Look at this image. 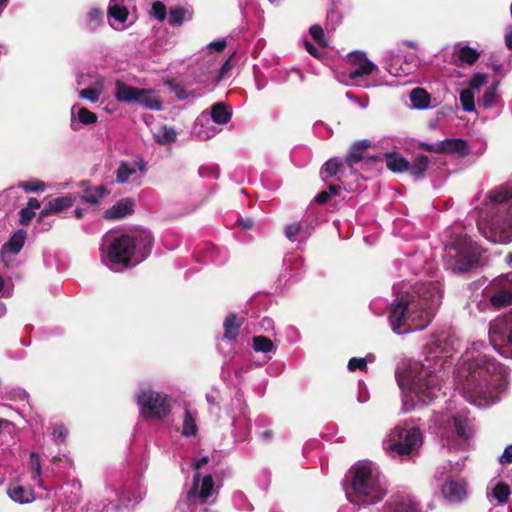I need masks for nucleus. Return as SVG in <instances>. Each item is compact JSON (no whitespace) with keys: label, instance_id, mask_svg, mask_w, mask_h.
Returning a JSON list of instances; mask_svg holds the SVG:
<instances>
[{"label":"nucleus","instance_id":"f257e3e1","mask_svg":"<svg viewBox=\"0 0 512 512\" xmlns=\"http://www.w3.org/2000/svg\"><path fill=\"white\" fill-rule=\"evenodd\" d=\"M401 276L421 278L412 283L403 280L393 285L389 326L396 335L424 330L435 316L442 301V284L435 261L422 250L409 248L397 260Z\"/></svg>","mask_w":512,"mask_h":512},{"label":"nucleus","instance_id":"f03ea898","mask_svg":"<svg viewBox=\"0 0 512 512\" xmlns=\"http://www.w3.org/2000/svg\"><path fill=\"white\" fill-rule=\"evenodd\" d=\"M446 349L439 340H432L422 350V359H403L397 365L395 377L402 392V409L409 412L418 405H428L441 394L442 376L450 368Z\"/></svg>","mask_w":512,"mask_h":512},{"label":"nucleus","instance_id":"7ed1b4c3","mask_svg":"<svg viewBox=\"0 0 512 512\" xmlns=\"http://www.w3.org/2000/svg\"><path fill=\"white\" fill-rule=\"evenodd\" d=\"M496 325L490 324L489 345L484 341L472 343L462 355L459 375L464 378L462 388L468 402L478 407L497 403L506 389L504 368L486 353L494 345Z\"/></svg>","mask_w":512,"mask_h":512},{"label":"nucleus","instance_id":"20e7f679","mask_svg":"<svg viewBox=\"0 0 512 512\" xmlns=\"http://www.w3.org/2000/svg\"><path fill=\"white\" fill-rule=\"evenodd\" d=\"M153 236L149 230H137L131 234L108 231L100 245L101 261L110 270L121 272L143 262L151 253Z\"/></svg>","mask_w":512,"mask_h":512},{"label":"nucleus","instance_id":"39448f33","mask_svg":"<svg viewBox=\"0 0 512 512\" xmlns=\"http://www.w3.org/2000/svg\"><path fill=\"white\" fill-rule=\"evenodd\" d=\"M489 203L478 221L480 233L490 242H512V182L500 185L487 194Z\"/></svg>","mask_w":512,"mask_h":512},{"label":"nucleus","instance_id":"423d86ee","mask_svg":"<svg viewBox=\"0 0 512 512\" xmlns=\"http://www.w3.org/2000/svg\"><path fill=\"white\" fill-rule=\"evenodd\" d=\"M345 487L346 498L359 506L380 502L387 494V481L379 466L369 460L355 463L348 472Z\"/></svg>","mask_w":512,"mask_h":512},{"label":"nucleus","instance_id":"0eeeda50","mask_svg":"<svg viewBox=\"0 0 512 512\" xmlns=\"http://www.w3.org/2000/svg\"><path fill=\"white\" fill-rule=\"evenodd\" d=\"M429 429L441 438L448 451L464 450L473 436L472 420L463 411L435 413Z\"/></svg>","mask_w":512,"mask_h":512},{"label":"nucleus","instance_id":"6e6552de","mask_svg":"<svg viewBox=\"0 0 512 512\" xmlns=\"http://www.w3.org/2000/svg\"><path fill=\"white\" fill-rule=\"evenodd\" d=\"M105 495L101 499H93L89 510L94 512L115 511L120 507L130 508L137 505L145 496L146 490L134 480L107 484Z\"/></svg>","mask_w":512,"mask_h":512},{"label":"nucleus","instance_id":"1a4fd4ad","mask_svg":"<svg viewBox=\"0 0 512 512\" xmlns=\"http://www.w3.org/2000/svg\"><path fill=\"white\" fill-rule=\"evenodd\" d=\"M208 462V457L199 458L193 463L196 470H199ZM215 494L214 481L211 475L201 478L198 471L193 475L190 488L180 497L173 512H212L208 507L209 500Z\"/></svg>","mask_w":512,"mask_h":512},{"label":"nucleus","instance_id":"9d476101","mask_svg":"<svg viewBox=\"0 0 512 512\" xmlns=\"http://www.w3.org/2000/svg\"><path fill=\"white\" fill-rule=\"evenodd\" d=\"M484 251L468 236H459L444 248L443 260L447 269L463 273L485 263Z\"/></svg>","mask_w":512,"mask_h":512},{"label":"nucleus","instance_id":"9b49d317","mask_svg":"<svg viewBox=\"0 0 512 512\" xmlns=\"http://www.w3.org/2000/svg\"><path fill=\"white\" fill-rule=\"evenodd\" d=\"M421 430L406 423L395 426L383 440V449L391 458L407 459L422 446Z\"/></svg>","mask_w":512,"mask_h":512},{"label":"nucleus","instance_id":"f8f14e48","mask_svg":"<svg viewBox=\"0 0 512 512\" xmlns=\"http://www.w3.org/2000/svg\"><path fill=\"white\" fill-rule=\"evenodd\" d=\"M139 413L145 420H162L171 414L173 399L170 395L148 387L139 388L135 394Z\"/></svg>","mask_w":512,"mask_h":512},{"label":"nucleus","instance_id":"ddd939ff","mask_svg":"<svg viewBox=\"0 0 512 512\" xmlns=\"http://www.w3.org/2000/svg\"><path fill=\"white\" fill-rule=\"evenodd\" d=\"M347 57V61L351 65L346 72L350 84L362 88H370L377 85L375 81L370 80V76L378 71V67L367 59L364 52H351Z\"/></svg>","mask_w":512,"mask_h":512},{"label":"nucleus","instance_id":"4468645a","mask_svg":"<svg viewBox=\"0 0 512 512\" xmlns=\"http://www.w3.org/2000/svg\"><path fill=\"white\" fill-rule=\"evenodd\" d=\"M419 64L417 54L404 53L400 49L389 50L383 57L384 69L394 77H405L413 74Z\"/></svg>","mask_w":512,"mask_h":512},{"label":"nucleus","instance_id":"2eb2a0df","mask_svg":"<svg viewBox=\"0 0 512 512\" xmlns=\"http://www.w3.org/2000/svg\"><path fill=\"white\" fill-rule=\"evenodd\" d=\"M107 16L114 30L123 31L129 28L138 18L136 0H110Z\"/></svg>","mask_w":512,"mask_h":512},{"label":"nucleus","instance_id":"dca6fc26","mask_svg":"<svg viewBox=\"0 0 512 512\" xmlns=\"http://www.w3.org/2000/svg\"><path fill=\"white\" fill-rule=\"evenodd\" d=\"M494 308L512 305V271L494 278L484 290Z\"/></svg>","mask_w":512,"mask_h":512},{"label":"nucleus","instance_id":"f3484780","mask_svg":"<svg viewBox=\"0 0 512 512\" xmlns=\"http://www.w3.org/2000/svg\"><path fill=\"white\" fill-rule=\"evenodd\" d=\"M81 499V485L77 481L62 485L57 494V503L51 512H75Z\"/></svg>","mask_w":512,"mask_h":512},{"label":"nucleus","instance_id":"a211bd4d","mask_svg":"<svg viewBox=\"0 0 512 512\" xmlns=\"http://www.w3.org/2000/svg\"><path fill=\"white\" fill-rule=\"evenodd\" d=\"M147 170V164L143 159L134 161H123L116 170V182L118 184L139 185L141 178Z\"/></svg>","mask_w":512,"mask_h":512},{"label":"nucleus","instance_id":"6ab92c4d","mask_svg":"<svg viewBox=\"0 0 512 512\" xmlns=\"http://www.w3.org/2000/svg\"><path fill=\"white\" fill-rule=\"evenodd\" d=\"M378 512H425L415 496L397 493L390 496Z\"/></svg>","mask_w":512,"mask_h":512},{"label":"nucleus","instance_id":"aec40b11","mask_svg":"<svg viewBox=\"0 0 512 512\" xmlns=\"http://www.w3.org/2000/svg\"><path fill=\"white\" fill-rule=\"evenodd\" d=\"M235 402L239 406V415L232 416V433L236 442H244L250 435L251 423L248 418L247 406L242 402L241 397L237 395L233 404Z\"/></svg>","mask_w":512,"mask_h":512},{"label":"nucleus","instance_id":"412c9836","mask_svg":"<svg viewBox=\"0 0 512 512\" xmlns=\"http://www.w3.org/2000/svg\"><path fill=\"white\" fill-rule=\"evenodd\" d=\"M228 259V250L225 247L217 246L212 243H205L196 254V261L203 263L223 265Z\"/></svg>","mask_w":512,"mask_h":512},{"label":"nucleus","instance_id":"4be33fe9","mask_svg":"<svg viewBox=\"0 0 512 512\" xmlns=\"http://www.w3.org/2000/svg\"><path fill=\"white\" fill-rule=\"evenodd\" d=\"M313 230L314 228L311 223L301 220L286 224L283 232L290 242L304 244L311 237Z\"/></svg>","mask_w":512,"mask_h":512},{"label":"nucleus","instance_id":"5701e85b","mask_svg":"<svg viewBox=\"0 0 512 512\" xmlns=\"http://www.w3.org/2000/svg\"><path fill=\"white\" fill-rule=\"evenodd\" d=\"M282 265L288 280L299 281L306 272L304 258L297 253L286 254Z\"/></svg>","mask_w":512,"mask_h":512},{"label":"nucleus","instance_id":"b1692460","mask_svg":"<svg viewBox=\"0 0 512 512\" xmlns=\"http://www.w3.org/2000/svg\"><path fill=\"white\" fill-rule=\"evenodd\" d=\"M442 494L448 503H461L468 496L467 484L463 480H448L442 485Z\"/></svg>","mask_w":512,"mask_h":512},{"label":"nucleus","instance_id":"393cba45","mask_svg":"<svg viewBox=\"0 0 512 512\" xmlns=\"http://www.w3.org/2000/svg\"><path fill=\"white\" fill-rule=\"evenodd\" d=\"M198 431V411L185 404L181 417V436L186 439L196 438Z\"/></svg>","mask_w":512,"mask_h":512},{"label":"nucleus","instance_id":"a878e982","mask_svg":"<svg viewBox=\"0 0 512 512\" xmlns=\"http://www.w3.org/2000/svg\"><path fill=\"white\" fill-rule=\"evenodd\" d=\"M27 238V233L24 229H18L3 244L0 250V257L3 261H6L11 256H15L22 250Z\"/></svg>","mask_w":512,"mask_h":512},{"label":"nucleus","instance_id":"bb28decb","mask_svg":"<svg viewBox=\"0 0 512 512\" xmlns=\"http://www.w3.org/2000/svg\"><path fill=\"white\" fill-rule=\"evenodd\" d=\"M439 153L453 154L458 158L469 155L470 149L466 140L462 138H446L439 141Z\"/></svg>","mask_w":512,"mask_h":512},{"label":"nucleus","instance_id":"cd10ccee","mask_svg":"<svg viewBox=\"0 0 512 512\" xmlns=\"http://www.w3.org/2000/svg\"><path fill=\"white\" fill-rule=\"evenodd\" d=\"M251 346L254 352L263 354L261 361L257 362L258 366L268 363L277 351V346L269 338L262 335L254 336Z\"/></svg>","mask_w":512,"mask_h":512},{"label":"nucleus","instance_id":"c85d7f7f","mask_svg":"<svg viewBox=\"0 0 512 512\" xmlns=\"http://www.w3.org/2000/svg\"><path fill=\"white\" fill-rule=\"evenodd\" d=\"M347 164L340 158L334 157L325 162L320 170V176L323 181H327L331 177H337V180L344 183V175Z\"/></svg>","mask_w":512,"mask_h":512},{"label":"nucleus","instance_id":"c756f323","mask_svg":"<svg viewBox=\"0 0 512 512\" xmlns=\"http://www.w3.org/2000/svg\"><path fill=\"white\" fill-rule=\"evenodd\" d=\"M219 131L211 124L209 115L202 112L194 123L192 133L201 140H207L214 137Z\"/></svg>","mask_w":512,"mask_h":512},{"label":"nucleus","instance_id":"7c9ffc66","mask_svg":"<svg viewBox=\"0 0 512 512\" xmlns=\"http://www.w3.org/2000/svg\"><path fill=\"white\" fill-rule=\"evenodd\" d=\"M371 141L362 139L354 142L346 156L345 163L350 169L365 158L364 152L371 146Z\"/></svg>","mask_w":512,"mask_h":512},{"label":"nucleus","instance_id":"2f4dec72","mask_svg":"<svg viewBox=\"0 0 512 512\" xmlns=\"http://www.w3.org/2000/svg\"><path fill=\"white\" fill-rule=\"evenodd\" d=\"M80 186L82 188L81 199L85 203L98 204L108 193L103 185L92 186L88 182H82Z\"/></svg>","mask_w":512,"mask_h":512},{"label":"nucleus","instance_id":"473e14b6","mask_svg":"<svg viewBox=\"0 0 512 512\" xmlns=\"http://www.w3.org/2000/svg\"><path fill=\"white\" fill-rule=\"evenodd\" d=\"M243 322V318H238L235 313H229L223 322L224 333L222 339L235 341L239 335V330L243 325Z\"/></svg>","mask_w":512,"mask_h":512},{"label":"nucleus","instance_id":"72a5a7b5","mask_svg":"<svg viewBox=\"0 0 512 512\" xmlns=\"http://www.w3.org/2000/svg\"><path fill=\"white\" fill-rule=\"evenodd\" d=\"M134 201L130 198L123 199L107 209L104 217L110 220H118L125 218L133 211Z\"/></svg>","mask_w":512,"mask_h":512},{"label":"nucleus","instance_id":"f704fd0d","mask_svg":"<svg viewBox=\"0 0 512 512\" xmlns=\"http://www.w3.org/2000/svg\"><path fill=\"white\" fill-rule=\"evenodd\" d=\"M139 88L130 86L123 81L115 82V98L122 103H135Z\"/></svg>","mask_w":512,"mask_h":512},{"label":"nucleus","instance_id":"c9c22d12","mask_svg":"<svg viewBox=\"0 0 512 512\" xmlns=\"http://www.w3.org/2000/svg\"><path fill=\"white\" fill-rule=\"evenodd\" d=\"M210 117V122L217 125L227 124L232 117V111L228 105L223 102L215 103L211 106L210 112L207 113Z\"/></svg>","mask_w":512,"mask_h":512},{"label":"nucleus","instance_id":"e433bc0d","mask_svg":"<svg viewBox=\"0 0 512 512\" xmlns=\"http://www.w3.org/2000/svg\"><path fill=\"white\" fill-rule=\"evenodd\" d=\"M74 200L75 197L72 194L54 198L45 205V207L41 211V215L45 216L50 213H58L65 209H68L73 205Z\"/></svg>","mask_w":512,"mask_h":512},{"label":"nucleus","instance_id":"4c0bfd02","mask_svg":"<svg viewBox=\"0 0 512 512\" xmlns=\"http://www.w3.org/2000/svg\"><path fill=\"white\" fill-rule=\"evenodd\" d=\"M171 91L180 101L193 102L195 99L203 96L206 88L192 89L181 84H170Z\"/></svg>","mask_w":512,"mask_h":512},{"label":"nucleus","instance_id":"58836bf2","mask_svg":"<svg viewBox=\"0 0 512 512\" xmlns=\"http://www.w3.org/2000/svg\"><path fill=\"white\" fill-rule=\"evenodd\" d=\"M204 57L202 62L200 63V69L202 70V75L204 79L202 82L206 84L207 87L211 86V70L216 69L219 66L220 56L214 53H208L203 51Z\"/></svg>","mask_w":512,"mask_h":512},{"label":"nucleus","instance_id":"ea45409f","mask_svg":"<svg viewBox=\"0 0 512 512\" xmlns=\"http://www.w3.org/2000/svg\"><path fill=\"white\" fill-rule=\"evenodd\" d=\"M135 103L155 111L162 110V102L152 91L139 88Z\"/></svg>","mask_w":512,"mask_h":512},{"label":"nucleus","instance_id":"a19ab883","mask_svg":"<svg viewBox=\"0 0 512 512\" xmlns=\"http://www.w3.org/2000/svg\"><path fill=\"white\" fill-rule=\"evenodd\" d=\"M499 81L492 83L484 92L479 105L485 109H491L498 105L500 95L498 93Z\"/></svg>","mask_w":512,"mask_h":512},{"label":"nucleus","instance_id":"79ce46f5","mask_svg":"<svg viewBox=\"0 0 512 512\" xmlns=\"http://www.w3.org/2000/svg\"><path fill=\"white\" fill-rule=\"evenodd\" d=\"M77 116L78 121L83 125H91L97 122V116L95 113L89 111L86 108H82L79 104H74L71 108V117L72 119ZM72 128L76 130L74 127V121L72 120Z\"/></svg>","mask_w":512,"mask_h":512},{"label":"nucleus","instance_id":"37998d69","mask_svg":"<svg viewBox=\"0 0 512 512\" xmlns=\"http://www.w3.org/2000/svg\"><path fill=\"white\" fill-rule=\"evenodd\" d=\"M429 167V158L426 155L417 156L412 164H409V174L415 179L420 180L424 178L425 172Z\"/></svg>","mask_w":512,"mask_h":512},{"label":"nucleus","instance_id":"c03bdc74","mask_svg":"<svg viewBox=\"0 0 512 512\" xmlns=\"http://www.w3.org/2000/svg\"><path fill=\"white\" fill-rule=\"evenodd\" d=\"M412 107L418 110L428 109L431 103L430 94L422 88H415L410 93Z\"/></svg>","mask_w":512,"mask_h":512},{"label":"nucleus","instance_id":"a18cd8bd","mask_svg":"<svg viewBox=\"0 0 512 512\" xmlns=\"http://www.w3.org/2000/svg\"><path fill=\"white\" fill-rule=\"evenodd\" d=\"M154 140L160 145H169L177 139V133L173 127L162 125L153 133Z\"/></svg>","mask_w":512,"mask_h":512},{"label":"nucleus","instance_id":"49530a36","mask_svg":"<svg viewBox=\"0 0 512 512\" xmlns=\"http://www.w3.org/2000/svg\"><path fill=\"white\" fill-rule=\"evenodd\" d=\"M192 18V12L183 7L171 8L168 15V23L172 27L181 26L185 21Z\"/></svg>","mask_w":512,"mask_h":512},{"label":"nucleus","instance_id":"de8ad7c7","mask_svg":"<svg viewBox=\"0 0 512 512\" xmlns=\"http://www.w3.org/2000/svg\"><path fill=\"white\" fill-rule=\"evenodd\" d=\"M385 160L387 168L392 172H403L409 168V162L399 153H388Z\"/></svg>","mask_w":512,"mask_h":512},{"label":"nucleus","instance_id":"09e8293b","mask_svg":"<svg viewBox=\"0 0 512 512\" xmlns=\"http://www.w3.org/2000/svg\"><path fill=\"white\" fill-rule=\"evenodd\" d=\"M8 495L12 501L19 504H28L34 500L33 492L22 486H14L9 488Z\"/></svg>","mask_w":512,"mask_h":512},{"label":"nucleus","instance_id":"8fccbe9b","mask_svg":"<svg viewBox=\"0 0 512 512\" xmlns=\"http://www.w3.org/2000/svg\"><path fill=\"white\" fill-rule=\"evenodd\" d=\"M29 465L31 469V478L32 480L39 486L44 489H47L43 485V480L41 479V462H40V456L36 452H31L29 456Z\"/></svg>","mask_w":512,"mask_h":512},{"label":"nucleus","instance_id":"3c124183","mask_svg":"<svg viewBox=\"0 0 512 512\" xmlns=\"http://www.w3.org/2000/svg\"><path fill=\"white\" fill-rule=\"evenodd\" d=\"M392 303L393 301L389 303V301L386 298L375 297L374 299L371 300L369 308L371 312L376 316H382L388 311L389 317Z\"/></svg>","mask_w":512,"mask_h":512},{"label":"nucleus","instance_id":"603ef678","mask_svg":"<svg viewBox=\"0 0 512 512\" xmlns=\"http://www.w3.org/2000/svg\"><path fill=\"white\" fill-rule=\"evenodd\" d=\"M457 56L462 63L472 65L479 59L480 53L475 48L462 46L458 49Z\"/></svg>","mask_w":512,"mask_h":512},{"label":"nucleus","instance_id":"864d4df0","mask_svg":"<svg viewBox=\"0 0 512 512\" xmlns=\"http://www.w3.org/2000/svg\"><path fill=\"white\" fill-rule=\"evenodd\" d=\"M219 66L216 69L211 70V86L219 83L230 70V60L219 59Z\"/></svg>","mask_w":512,"mask_h":512},{"label":"nucleus","instance_id":"5fc2aeb1","mask_svg":"<svg viewBox=\"0 0 512 512\" xmlns=\"http://www.w3.org/2000/svg\"><path fill=\"white\" fill-rule=\"evenodd\" d=\"M459 100L463 111L473 112L475 110V96L471 89L462 90L460 92Z\"/></svg>","mask_w":512,"mask_h":512},{"label":"nucleus","instance_id":"6e6d98bb","mask_svg":"<svg viewBox=\"0 0 512 512\" xmlns=\"http://www.w3.org/2000/svg\"><path fill=\"white\" fill-rule=\"evenodd\" d=\"M492 496L500 503L505 504L509 500L510 488L507 484L499 482L492 491Z\"/></svg>","mask_w":512,"mask_h":512},{"label":"nucleus","instance_id":"4d7b16f0","mask_svg":"<svg viewBox=\"0 0 512 512\" xmlns=\"http://www.w3.org/2000/svg\"><path fill=\"white\" fill-rule=\"evenodd\" d=\"M232 501H233L234 507L239 511L252 510V505L249 503L245 494L241 491H236L233 493Z\"/></svg>","mask_w":512,"mask_h":512},{"label":"nucleus","instance_id":"13d9d810","mask_svg":"<svg viewBox=\"0 0 512 512\" xmlns=\"http://www.w3.org/2000/svg\"><path fill=\"white\" fill-rule=\"evenodd\" d=\"M327 25L334 29L342 20L341 13L338 6L332 1L330 8L327 11Z\"/></svg>","mask_w":512,"mask_h":512},{"label":"nucleus","instance_id":"bf43d9fd","mask_svg":"<svg viewBox=\"0 0 512 512\" xmlns=\"http://www.w3.org/2000/svg\"><path fill=\"white\" fill-rule=\"evenodd\" d=\"M49 430H51L50 434L56 443L64 442L68 435V430L63 424L56 423L49 427Z\"/></svg>","mask_w":512,"mask_h":512},{"label":"nucleus","instance_id":"052dcab7","mask_svg":"<svg viewBox=\"0 0 512 512\" xmlns=\"http://www.w3.org/2000/svg\"><path fill=\"white\" fill-rule=\"evenodd\" d=\"M102 90L97 87H89L79 91V97L92 103H97L100 99Z\"/></svg>","mask_w":512,"mask_h":512},{"label":"nucleus","instance_id":"680f3d73","mask_svg":"<svg viewBox=\"0 0 512 512\" xmlns=\"http://www.w3.org/2000/svg\"><path fill=\"white\" fill-rule=\"evenodd\" d=\"M152 16L159 22H163L167 17V9L161 1H155L151 8Z\"/></svg>","mask_w":512,"mask_h":512},{"label":"nucleus","instance_id":"e2e57ef3","mask_svg":"<svg viewBox=\"0 0 512 512\" xmlns=\"http://www.w3.org/2000/svg\"><path fill=\"white\" fill-rule=\"evenodd\" d=\"M20 185L25 192H43L46 189V184L40 180H31Z\"/></svg>","mask_w":512,"mask_h":512},{"label":"nucleus","instance_id":"0e129e2a","mask_svg":"<svg viewBox=\"0 0 512 512\" xmlns=\"http://www.w3.org/2000/svg\"><path fill=\"white\" fill-rule=\"evenodd\" d=\"M487 83V75L482 72H477L469 79V87L471 90H478Z\"/></svg>","mask_w":512,"mask_h":512},{"label":"nucleus","instance_id":"69168bd1","mask_svg":"<svg viewBox=\"0 0 512 512\" xmlns=\"http://www.w3.org/2000/svg\"><path fill=\"white\" fill-rule=\"evenodd\" d=\"M198 172L201 177L205 178L217 179L219 177V168L214 164L201 166Z\"/></svg>","mask_w":512,"mask_h":512},{"label":"nucleus","instance_id":"338daca9","mask_svg":"<svg viewBox=\"0 0 512 512\" xmlns=\"http://www.w3.org/2000/svg\"><path fill=\"white\" fill-rule=\"evenodd\" d=\"M87 17H88V22H89L90 26L95 28L103 20V11L98 8H92L88 12Z\"/></svg>","mask_w":512,"mask_h":512},{"label":"nucleus","instance_id":"774afa93","mask_svg":"<svg viewBox=\"0 0 512 512\" xmlns=\"http://www.w3.org/2000/svg\"><path fill=\"white\" fill-rule=\"evenodd\" d=\"M367 367V359L353 357L349 360L347 368L349 371H355L356 369L365 370Z\"/></svg>","mask_w":512,"mask_h":512}]
</instances>
